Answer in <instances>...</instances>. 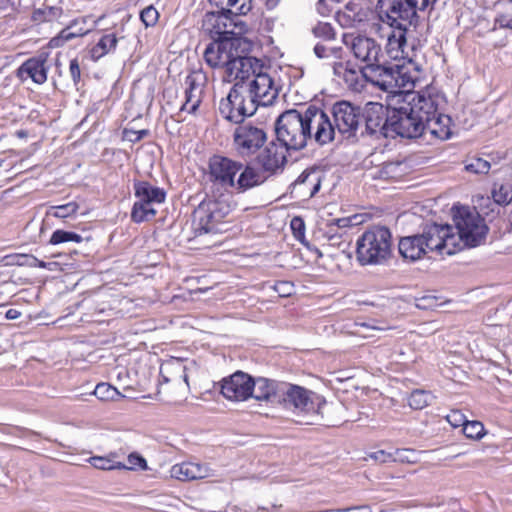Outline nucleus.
Here are the masks:
<instances>
[{
  "label": "nucleus",
  "mask_w": 512,
  "mask_h": 512,
  "mask_svg": "<svg viewBox=\"0 0 512 512\" xmlns=\"http://www.w3.org/2000/svg\"><path fill=\"white\" fill-rule=\"evenodd\" d=\"M274 133L276 141L293 151L303 150L309 139L320 146L334 141L330 117L315 104L282 112L275 120Z\"/></svg>",
  "instance_id": "f257e3e1"
},
{
  "label": "nucleus",
  "mask_w": 512,
  "mask_h": 512,
  "mask_svg": "<svg viewBox=\"0 0 512 512\" xmlns=\"http://www.w3.org/2000/svg\"><path fill=\"white\" fill-rule=\"evenodd\" d=\"M457 245L452 225L431 223L425 225L421 233L401 237L398 252L404 260L415 262L429 252L453 255Z\"/></svg>",
  "instance_id": "f03ea898"
},
{
  "label": "nucleus",
  "mask_w": 512,
  "mask_h": 512,
  "mask_svg": "<svg viewBox=\"0 0 512 512\" xmlns=\"http://www.w3.org/2000/svg\"><path fill=\"white\" fill-rule=\"evenodd\" d=\"M432 94L409 91L405 94L404 103L392 107L390 130L392 137L415 139L424 134V123H427V113L432 109Z\"/></svg>",
  "instance_id": "7ed1b4c3"
},
{
  "label": "nucleus",
  "mask_w": 512,
  "mask_h": 512,
  "mask_svg": "<svg viewBox=\"0 0 512 512\" xmlns=\"http://www.w3.org/2000/svg\"><path fill=\"white\" fill-rule=\"evenodd\" d=\"M392 234L388 227L374 225L356 241V259L361 266L382 265L392 256Z\"/></svg>",
  "instance_id": "20e7f679"
},
{
  "label": "nucleus",
  "mask_w": 512,
  "mask_h": 512,
  "mask_svg": "<svg viewBox=\"0 0 512 512\" xmlns=\"http://www.w3.org/2000/svg\"><path fill=\"white\" fill-rule=\"evenodd\" d=\"M204 51V59L212 68H226L228 77L233 75V66L235 55L238 53H250L253 48V42L243 37V34L216 36Z\"/></svg>",
  "instance_id": "39448f33"
},
{
  "label": "nucleus",
  "mask_w": 512,
  "mask_h": 512,
  "mask_svg": "<svg viewBox=\"0 0 512 512\" xmlns=\"http://www.w3.org/2000/svg\"><path fill=\"white\" fill-rule=\"evenodd\" d=\"M248 13L249 6L245 2L236 9L207 11L202 19V29L208 33L210 38L245 34L248 31V26L241 20V17Z\"/></svg>",
  "instance_id": "423d86ee"
},
{
  "label": "nucleus",
  "mask_w": 512,
  "mask_h": 512,
  "mask_svg": "<svg viewBox=\"0 0 512 512\" xmlns=\"http://www.w3.org/2000/svg\"><path fill=\"white\" fill-rule=\"evenodd\" d=\"M452 211L462 247L474 248L484 243L489 228L476 208L454 205Z\"/></svg>",
  "instance_id": "0eeeda50"
},
{
  "label": "nucleus",
  "mask_w": 512,
  "mask_h": 512,
  "mask_svg": "<svg viewBox=\"0 0 512 512\" xmlns=\"http://www.w3.org/2000/svg\"><path fill=\"white\" fill-rule=\"evenodd\" d=\"M232 211L230 196L220 194L218 197L204 199L193 213L195 231L202 233H218L223 219Z\"/></svg>",
  "instance_id": "6e6552de"
},
{
  "label": "nucleus",
  "mask_w": 512,
  "mask_h": 512,
  "mask_svg": "<svg viewBox=\"0 0 512 512\" xmlns=\"http://www.w3.org/2000/svg\"><path fill=\"white\" fill-rule=\"evenodd\" d=\"M219 113L227 121L240 125L257 111V104L248 98L246 83L236 81L228 95L219 103Z\"/></svg>",
  "instance_id": "1a4fd4ad"
},
{
  "label": "nucleus",
  "mask_w": 512,
  "mask_h": 512,
  "mask_svg": "<svg viewBox=\"0 0 512 512\" xmlns=\"http://www.w3.org/2000/svg\"><path fill=\"white\" fill-rule=\"evenodd\" d=\"M331 114L333 123L331 128L341 136L342 140L356 143L361 138V107L353 103L341 100L332 105Z\"/></svg>",
  "instance_id": "9d476101"
},
{
  "label": "nucleus",
  "mask_w": 512,
  "mask_h": 512,
  "mask_svg": "<svg viewBox=\"0 0 512 512\" xmlns=\"http://www.w3.org/2000/svg\"><path fill=\"white\" fill-rule=\"evenodd\" d=\"M278 404L297 413L322 414L326 400L307 388L283 382Z\"/></svg>",
  "instance_id": "9b49d317"
},
{
  "label": "nucleus",
  "mask_w": 512,
  "mask_h": 512,
  "mask_svg": "<svg viewBox=\"0 0 512 512\" xmlns=\"http://www.w3.org/2000/svg\"><path fill=\"white\" fill-rule=\"evenodd\" d=\"M376 10L380 21L387 25L418 27L419 8L413 0H377Z\"/></svg>",
  "instance_id": "f8f14e48"
},
{
  "label": "nucleus",
  "mask_w": 512,
  "mask_h": 512,
  "mask_svg": "<svg viewBox=\"0 0 512 512\" xmlns=\"http://www.w3.org/2000/svg\"><path fill=\"white\" fill-rule=\"evenodd\" d=\"M392 118V106L378 102H368L361 108V138L373 136L379 133L384 137H392L390 119Z\"/></svg>",
  "instance_id": "ddd939ff"
},
{
  "label": "nucleus",
  "mask_w": 512,
  "mask_h": 512,
  "mask_svg": "<svg viewBox=\"0 0 512 512\" xmlns=\"http://www.w3.org/2000/svg\"><path fill=\"white\" fill-rule=\"evenodd\" d=\"M267 140L268 134L263 124L244 122L238 125L233 133V146L241 157L256 154Z\"/></svg>",
  "instance_id": "4468645a"
},
{
  "label": "nucleus",
  "mask_w": 512,
  "mask_h": 512,
  "mask_svg": "<svg viewBox=\"0 0 512 512\" xmlns=\"http://www.w3.org/2000/svg\"><path fill=\"white\" fill-rule=\"evenodd\" d=\"M291 151L293 150L273 139L257 154L256 161L262 172L268 173V176L278 175L284 171Z\"/></svg>",
  "instance_id": "2eb2a0df"
},
{
  "label": "nucleus",
  "mask_w": 512,
  "mask_h": 512,
  "mask_svg": "<svg viewBox=\"0 0 512 512\" xmlns=\"http://www.w3.org/2000/svg\"><path fill=\"white\" fill-rule=\"evenodd\" d=\"M253 377L243 371H236L221 381V394L231 401H246L253 394Z\"/></svg>",
  "instance_id": "dca6fc26"
},
{
  "label": "nucleus",
  "mask_w": 512,
  "mask_h": 512,
  "mask_svg": "<svg viewBox=\"0 0 512 512\" xmlns=\"http://www.w3.org/2000/svg\"><path fill=\"white\" fill-rule=\"evenodd\" d=\"M209 178L221 186L233 187L235 176L243 168V163L221 155H213L209 159Z\"/></svg>",
  "instance_id": "f3484780"
},
{
  "label": "nucleus",
  "mask_w": 512,
  "mask_h": 512,
  "mask_svg": "<svg viewBox=\"0 0 512 512\" xmlns=\"http://www.w3.org/2000/svg\"><path fill=\"white\" fill-rule=\"evenodd\" d=\"M398 67L399 64L382 63L378 60L373 64H366L362 69V74L366 80L377 85L383 91L396 93L398 84L394 69H398Z\"/></svg>",
  "instance_id": "a211bd4d"
},
{
  "label": "nucleus",
  "mask_w": 512,
  "mask_h": 512,
  "mask_svg": "<svg viewBox=\"0 0 512 512\" xmlns=\"http://www.w3.org/2000/svg\"><path fill=\"white\" fill-rule=\"evenodd\" d=\"M246 89L248 98L257 104V108L272 105L278 97V89L267 73L259 72L248 84L246 83Z\"/></svg>",
  "instance_id": "6ab92c4d"
},
{
  "label": "nucleus",
  "mask_w": 512,
  "mask_h": 512,
  "mask_svg": "<svg viewBox=\"0 0 512 512\" xmlns=\"http://www.w3.org/2000/svg\"><path fill=\"white\" fill-rule=\"evenodd\" d=\"M322 176L315 169H305L298 178L290 184V197L299 200H309L320 190Z\"/></svg>",
  "instance_id": "aec40b11"
},
{
  "label": "nucleus",
  "mask_w": 512,
  "mask_h": 512,
  "mask_svg": "<svg viewBox=\"0 0 512 512\" xmlns=\"http://www.w3.org/2000/svg\"><path fill=\"white\" fill-rule=\"evenodd\" d=\"M433 106L429 110L427 123H424V132L428 130L433 136L446 140L452 135V119L449 115L438 113V96L432 95Z\"/></svg>",
  "instance_id": "412c9836"
},
{
  "label": "nucleus",
  "mask_w": 512,
  "mask_h": 512,
  "mask_svg": "<svg viewBox=\"0 0 512 512\" xmlns=\"http://www.w3.org/2000/svg\"><path fill=\"white\" fill-rule=\"evenodd\" d=\"M48 54L42 52L36 56L28 58L17 70V75L21 78H31L36 84H43L47 80L49 66Z\"/></svg>",
  "instance_id": "4be33fe9"
},
{
  "label": "nucleus",
  "mask_w": 512,
  "mask_h": 512,
  "mask_svg": "<svg viewBox=\"0 0 512 512\" xmlns=\"http://www.w3.org/2000/svg\"><path fill=\"white\" fill-rule=\"evenodd\" d=\"M253 394L251 398L257 401H266L278 404L280 401V391L283 382L268 379L265 377H253Z\"/></svg>",
  "instance_id": "5701e85b"
},
{
  "label": "nucleus",
  "mask_w": 512,
  "mask_h": 512,
  "mask_svg": "<svg viewBox=\"0 0 512 512\" xmlns=\"http://www.w3.org/2000/svg\"><path fill=\"white\" fill-rule=\"evenodd\" d=\"M233 61L235 63L232 76H234L235 80L245 83H247L251 75L255 77L262 68L261 60L249 56V53H238Z\"/></svg>",
  "instance_id": "b1692460"
},
{
  "label": "nucleus",
  "mask_w": 512,
  "mask_h": 512,
  "mask_svg": "<svg viewBox=\"0 0 512 512\" xmlns=\"http://www.w3.org/2000/svg\"><path fill=\"white\" fill-rule=\"evenodd\" d=\"M87 22V17H79L72 20L56 37L50 40V46L61 47L74 38L87 35L92 30V26H88Z\"/></svg>",
  "instance_id": "393cba45"
},
{
  "label": "nucleus",
  "mask_w": 512,
  "mask_h": 512,
  "mask_svg": "<svg viewBox=\"0 0 512 512\" xmlns=\"http://www.w3.org/2000/svg\"><path fill=\"white\" fill-rule=\"evenodd\" d=\"M269 176H264L262 172L251 164H243L240 174L235 180L232 187L237 193H245L246 191L263 185Z\"/></svg>",
  "instance_id": "a878e982"
},
{
  "label": "nucleus",
  "mask_w": 512,
  "mask_h": 512,
  "mask_svg": "<svg viewBox=\"0 0 512 512\" xmlns=\"http://www.w3.org/2000/svg\"><path fill=\"white\" fill-rule=\"evenodd\" d=\"M391 28L387 36L386 52L391 59L402 58L407 44L408 27L404 25H388Z\"/></svg>",
  "instance_id": "bb28decb"
},
{
  "label": "nucleus",
  "mask_w": 512,
  "mask_h": 512,
  "mask_svg": "<svg viewBox=\"0 0 512 512\" xmlns=\"http://www.w3.org/2000/svg\"><path fill=\"white\" fill-rule=\"evenodd\" d=\"M134 195L146 204H161L166 200V191L145 180H134Z\"/></svg>",
  "instance_id": "cd10ccee"
},
{
  "label": "nucleus",
  "mask_w": 512,
  "mask_h": 512,
  "mask_svg": "<svg viewBox=\"0 0 512 512\" xmlns=\"http://www.w3.org/2000/svg\"><path fill=\"white\" fill-rule=\"evenodd\" d=\"M352 49L355 57L366 62V64H373V62L380 60L381 48L372 38H356Z\"/></svg>",
  "instance_id": "c85d7f7f"
},
{
  "label": "nucleus",
  "mask_w": 512,
  "mask_h": 512,
  "mask_svg": "<svg viewBox=\"0 0 512 512\" xmlns=\"http://www.w3.org/2000/svg\"><path fill=\"white\" fill-rule=\"evenodd\" d=\"M160 377L164 383H180L184 381L187 385L188 375L183 361L177 358L165 361L160 366Z\"/></svg>",
  "instance_id": "c756f323"
},
{
  "label": "nucleus",
  "mask_w": 512,
  "mask_h": 512,
  "mask_svg": "<svg viewBox=\"0 0 512 512\" xmlns=\"http://www.w3.org/2000/svg\"><path fill=\"white\" fill-rule=\"evenodd\" d=\"M204 470L200 464L193 462H182L171 467V477L180 481H190L205 477Z\"/></svg>",
  "instance_id": "7c9ffc66"
},
{
  "label": "nucleus",
  "mask_w": 512,
  "mask_h": 512,
  "mask_svg": "<svg viewBox=\"0 0 512 512\" xmlns=\"http://www.w3.org/2000/svg\"><path fill=\"white\" fill-rule=\"evenodd\" d=\"M187 88L185 90V103L181 106V111H187L188 113H195L198 109L201 100L200 97L195 94L198 90L201 92L199 83L196 78L192 75L186 77Z\"/></svg>",
  "instance_id": "2f4dec72"
},
{
  "label": "nucleus",
  "mask_w": 512,
  "mask_h": 512,
  "mask_svg": "<svg viewBox=\"0 0 512 512\" xmlns=\"http://www.w3.org/2000/svg\"><path fill=\"white\" fill-rule=\"evenodd\" d=\"M118 43V38L114 33L104 34L96 45L91 49L93 60H99L106 54L114 52Z\"/></svg>",
  "instance_id": "473e14b6"
},
{
  "label": "nucleus",
  "mask_w": 512,
  "mask_h": 512,
  "mask_svg": "<svg viewBox=\"0 0 512 512\" xmlns=\"http://www.w3.org/2000/svg\"><path fill=\"white\" fill-rule=\"evenodd\" d=\"M497 12L495 25L503 29L512 30V0H501L495 4Z\"/></svg>",
  "instance_id": "72a5a7b5"
},
{
  "label": "nucleus",
  "mask_w": 512,
  "mask_h": 512,
  "mask_svg": "<svg viewBox=\"0 0 512 512\" xmlns=\"http://www.w3.org/2000/svg\"><path fill=\"white\" fill-rule=\"evenodd\" d=\"M157 214L153 204H146L142 200H137L131 210V220L135 223H142L152 220Z\"/></svg>",
  "instance_id": "f704fd0d"
},
{
  "label": "nucleus",
  "mask_w": 512,
  "mask_h": 512,
  "mask_svg": "<svg viewBox=\"0 0 512 512\" xmlns=\"http://www.w3.org/2000/svg\"><path fill=\"white\" fill-rule=\"evenodd\" d=\"M492 197L494 202L501 206L512 203V182L494 183Z\"/></svg>",
  "instance_id": "c9c22d12"
},
{
  "label": "nucleus",
  "mask_w": 512,
  "mask_h": 512,
  "mask_svg": "<svg viewBox=\"0 0 512 512\" xmlns=\"http://www.w3.org/2000/svg\"><path fill=\"white\" fill-rule=\"evenodd\" d=\"M314 55L318 59L335 58L341 59L343 48L341 46H328L324 42H318L313 48Z\"/></svg>",
  "instance_id": "e433bc0d"
},
{
  "label": "nucleus",
  "mask_w": 512,
  "mask_h": 512,
  "mask_svg": "<svg viewBox=\"0 0 512 512\" xmlns=\"http://www.w3.org/2000/svg\"><path fill=\"white\" fill-rule=\"evenodd\" d=\"M311 31L316 38L321 40L320 42L329 43L336 40V31L328 22H318Z\"/></svg>",
  "instance_id": "4c0bfd02"
},
{
  "label": "nucleus",
  "mask_w": 512,
  "mask_h": 512,
  "mask_svg": "<svg viewBox=\"0 0 512 512\" xmlns=\"http://www.w3.org/2000/svg\"><path fill=\"white\" fill-rule=\"evenodd\" d=\"M79 205L76 202H69L59 206H51L47 212L46 216H53L55 218H67L73 216L77 213Z\"/></svg>",
  "instance_id": "58836bf2"
},
{
  "label": "nucleus",
  "mask_w": 512,
  "mask_h": 512,
  "mask_svg": "<svg viewBox=\"0 0 512 512\" xmlns=\"http://www.w3.org/2000/svg\"><path fill=\"white\" fill-rule=\"evenodd\" d=\"M82 241V237L80 234L73 231H66L63 229L55 230L49 240V244L58 245L67 242H76L79 243Z\"/></svg>",
  "instance_id": "ea45409f"
},
{
  "label": "nucleus",
  "mask_w": 512,
  "mask_h": 512,
  "mask_svg": "<svg viewBox=\"0 0 512 512\" xmlns=\"http://www.w3.org/2000/svg\"><path fill=\"white\" fill-rule=\"evenodd\" d=\"M431 398L430 393L416 389L411 392L408 398V404L412 409L421 410L429 405Z\"/></svg>",
  "instance_id": "a19ab883"
},
{
  "label": "nucleus",
  "mask_w": 512,
  "mask_h": 512,
  "mask_svg": "<svg viewBox=\"0 0 512 512\" xmlns=\"http://www.w3.org/2000/svg\"><path fill=\"white\" fill-rule=\"evenodd\" d=\"M290 228L294 238L308 249H311V245L305 237V222L300 216H295L292 218L290 222Z\"/></svg>",
  "instance_id": "79ce46f5"
},
{
  "label": "nucleus",
  "mask_w": 512,
  "mask_h": 512,
  "mask_svg": "<svg viewBox=\"0 0 512 512\" xmlns=\"http://www.w3.org/2000/svg\"><path fill=\"white\" fill-rule=\"evenodd\" d=\"M89 462L91 465L99 470H113V469H126L127 466L121 462H115L114 460L102 457V456H94L91 457Z\"/></svg>",
  "instance_id": "37998d69"
},
{
  "label": "nucleus",
  "mask_w": 512,
  "mask_h": 512,
  "mask_svg": "<svg viewBox=\"0 0 512 512\" xmlns=\"http://www.w3.org/2000/svg\"><path fill=\"white\" fill-rule=\"evenodd\" d=\"M465 170L473 174H487L491 168L490 162L487 160L474 157L466 161Z\"/></svg>",
  "instance_id": "c03bdc74"
},
{
  "label": "nucleus",
  "mask_w": 512,
  "mask_h": 512,
  "mask_svg": "<svg viewBox=\"0 0 512 512\" xmlns=\"http://www.w3.org/2000/svg\"><path fill=\"white\" fill-rule=\"evenodd\" d=\"M463 434L472 440H479L485 434L484 425L480 421H469L465 422L462 428Z\"/></svg>",
  "instance_id": "a18cd8bd"
},
{
  "label": "nucleus",
  "mask_w": 512,
  "mask_h": 512,
  "mask_svg": "<svg viewBox=\"0 0 512 512\" xmlns=\"http://www.w3.org/2000/svg\"><path fill=\"white\" fill-rule=\"evenodd\" d=\"M94 395L102 401H108L114 400L120 393L108 383H99L95 387Z\"/></svg>",
  "instance_id": "49530a36"
},
{
  "label": "nucleus",
  "mask_w": 512,
  "mask_h": 512,
  "mask_svg": "<svg viewBox=\"0 0 512 512\" xmlns=\"http://www.w3.org/2000/svg\"><path fill=\"white\" fill-rule=\"evenodd\" d=\"M395 70V78L397 79L396 93L401 89H405L407 87L413 88L414 82L412 81L411 76L408 74L407 68L404 65H399L398 69Z\"/></svg>",
  "instance_id": "de8ad7c7"
},
{
  "label": "nucleus",
  "mask_w": 512,
  "mask_h": 512,
  "mask_svg": "<svg viewBox=\"0 0 512 512\" xmlns=\"http://www.w3.org/2000/svg\"><path fill=\"white\" fill-rule=\"evenodd\" d=\"M416 453L413 449H396L393 452V462L416 463Z\"/></svg>",
  "instance_id": "09e8293b"
},
{
  "label": "nucleus",
  "mask_w": 512,
  "mask_h": 512,
  "mask_svg": "<svg viewBox=\"0 0 512 512\" xmlns=\"http://www.w3.org/2000/svg\"><path fill=\"white\" fill-rule=\"evenodd\" d=\"M159 18V13L153 6H148L140 12V19L146 27L154 26Z\"/></svg>",
  "instance_id": "8fccbe9b"
},
{
  "label": "nucleus",
  "mask_w": 512,
  "mask_h": 512,
  "mask_svg": "<svg viewBox=\"0 0 512 512\" xmlns=\"http://www.w3.org/2000/svg\"><path fill=\"white\" fill-rule=\"evenodd\" d=\"M8 258L11 259L10 264L18 266L34 267L37 261V258L30 254H15L8 256Z\"/></svg>",
  "instance_id": "3c124183"
},
{
  "label": "nucleus",
  "mask_w": 512,
  "mask_h": 512,
  "mask_svg": "<svg viewBox=\"0 0 512 512\" xmlns=\"http://www.w3.org/2000/svg\"><path fill=\"white\" fill-rule=\"evenodd\" d=\"M149 135H150V130H148V129H142V130L137 131V130L125 128L123 130V138L125 140H128L131 143H138L143 138H145Z\"/></svg>",
  "instance_id": "603ef678"
},
{
  "label": "nucleus",
  "mask_w": 512,
  "mask_h": 512,
  "mask_svg": "<svg viewBox=\"0 0 512 512\" xmlns=\"http://www.w3.org/2000/svg\"><path fill=\"white\" fill-rule=\"evenodd\" d=\"M415 305L421 310L433 309L438 305V299L435 296L425 295L415 299Z\"/></svg>",
  "instance_id": "864d4df0"
},
{
  "label": "nucleus",
  "mask_w": 512,
  "mask_h": 512,
  "mask_svg": "<svg viewBox=\"0 0 512 512\" xmlns=\"http://www.w3.org/2000/svg\"><path fill=\"white\" fill-rule=\"evenodd\" d=\"M273 289L280 297H288L293 293L294 285L290 281H277Z\"/></svg>",
  "instance_id": "5fc2aeb1"
},
{
  "label": "nucleus",
  "mask_w": 512,
  "mask_h": 512,
  "mask_svg": "<svg viewBox=\"0 0 512 512\" xmlns=\"http://www.w3.org/2000/svg\"><path fill=\"white\" fill-rule=\"evenodd\" d=\"M128 463L130 467H127L126 469H135L140 468L142 470L147 469V461L146 459L139 453L133 452L129 454L128 456Z\"/></svg>",
  "instance_id": "6e6d98bb"
},
{
  "label": "nucleus",
  "mask_w": 512,
  "mask_h": 512,
  "mask_svg": "<svg viewBox=\"0 0 512 512\" xmlns=\"http://www.w3.org/2000/svg\"><path fill=\"white\" fill-rule=\"evenodd\" d=\"M356 219H357L356 215L351 216V217H343V218L333 219L329 223L330 231L333 230V226H336L337 228H347V227H352L354 225H357V222L354 221Z\"/></svg>",
  "instance_id": "4d7b16f0"
},
{
  "label": "nucleus",
  "mask_w": 512,
  "mask_h": 512,
  "mask_svg": "<svg viewBox=\"0 0 512 512\" xmlns=\"http://www.w3.org/2000/svg\"><path fill=\"white\" fill-rule=\"evenodd\" d=\"M368 458L377 463H390L393 462V453L384 450H378L368 454Z\"/></svg>",
  "instance_id": "13d9d810"
},
{
  "label": "nucleus",
  "mask_w": 512,
  "mask_h": 512,
  "mask_svg": "<svg viewBox=\"0 0 512 512\" xmlns=\"http://www.w3.org/2000/svg\"><path fill=\"white\" fill-rule=\"evenodd\" d=\"M447 421L455 428L460 426L464 427L465 422H469L459 410H452L451 413L447 415Z\"/></svg>",
  "instance_id": "bf43d9fd"
},
{
  "label": "nucleus",
  "mask_w": 512,
  "mask_h": 512,
  "mask_svg": "<svg viewBox=\"0 0 512 512\" xmlns=\"http://www.w3.org/2000/svg\"><path fill=\"white\" fill-rule=\"evenodd\" d=\"M41 12L46 21H53L62 15L63 10L61 7L57 6H46Z\"/></svg>",
  "instance_id": "052dcab7"
},
{
  "label": "nucleus",
  "mask_w": 512,
  "mask_h": 512,
  "mask_svg": "<svg viewBox=\"0 0 512 512\" xmlns=\"http://www.w3.org/2000/svg\"><path fill=\"white\" fill-rule=\"evenodd\" d=\"M69 72L73 83L77 85L81 78V70L79 66V62L76 58L72 59L69 64Z\"/></svg>",
  "instance_id": "680f3d73"
},
{
  "label": "nucleus",
  "mask_w": 512,
  "mask_h": 512,
  "mask_svg": "<svg viewBox=\"0 0 512 512\" xmlns=\"http://www.w3.org/2000/svg\"><path fill=\"white\" fill-rule=\"evenodd\" d=\"M332 0H318L316 3V11L323 17L329 16L332 12Z\"/></svg>",
  "instance_id": "e2e57ef3"
},
{
  "label": "nucleus",
  "mask_w": 512,
  "mask_h": 512,
  "mask_svg": "<svg viewBox=\"0 0 512 512\" xmlns=\"http://www.w3.org/2000/svg\"><path fill=\"white\" fill-rule=\"evenodd\" d=\"M413 1L416 2V6H418L420 12L428 11V13L430 14L434 10L435 4L439 0H413Z\"/></svg>",
  "instance_id": "0e129e2a"
},
{
  "label": "nucleus",
  "mask_w": 512,
  "mask_h": 512,
  "mask_svg": "<svg viewBox=\"0 0 512 512\" xmlns=\"http://www.w3.org/2000/svg\"><path fill=\"white\" fill-rule=\"evenodd\" d=\"M246 3L249 6V12L253 8V0H226V2L223 4L224 9H236L243 3Z\"/></svg>",
  "instance_id": "69168bd1"
},
{
  "label": "nucleus",
  "mask_w": 512,
  "mask_h": 512,
  "mask_svg": "<svg viewBox=\"0 0 512 512\" xmlns=\"http://www.w3.org/2000/svg\"><path fill=\"white\" fill-rule=\"evenodd\" d=\"M20 316L21 312L16 309H9L5 314V317L8 320H15L18 319Z\"/></svg>",
  "instance_id": "338daca9"
},
{
  "label": "nucleus",
  "mask_w": 512,
  "mask_h": 512,
  "mask_svg": "<svg viewBox=\"0 0 512 512\" xmlns=\"http://www.w3.org/2000/svg\"><path fill=\"white\" fill-rule=\"evenodd\" d=\"M341 512H370V510L368 506H357L343 509Z\"/></svg>",
  "instance_id": "774afa93"
}]
</instances>
